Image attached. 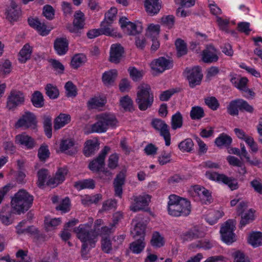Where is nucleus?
<instances>
[{"label": "nucleus", "mask_w": 262, "mask_h": 262, "mask_svg": "<svg viewBox=\"0 0 262 262\" xmlns=\"http://www.w3.org/2000/svg\"><path fill=\"white\" fill-rule=\"evenodd\" d=\"M205 103L211 110L216 111L220 106L219 101L215 97H208L204 99Z\"/></svg>", "instance_id": "5fc2aeb1"}, {"label": "nucleus", "mask_w": 262, "mask_h": 262, "mask_svg": "<svg viewBox=\"0 0 262 262\" xmlns=\"http://www.w3.org/2000/svg\"><path fill=\"white\" fill-rule=\"evenodd\" d=\"M131 205L130 209L134 212H136L144 209L147 206L150 200V196L149 195H133L131 198Z\"/></svg>", "instance_id": "f8f14e48"}, {"label": "nucleus", "mask_w": 262, "mask_h": 262, "mask_svg": "<svg viewBox=\"0 0 262 262\" xmlns=\"http://www.w3.org/2000/svg\"><path fill=\"white\" fill-rule=\"evenodd\" d=\"M106 103L104 98L95 97L91 98L87 102V106L89 109H95L103 106Z\"/></svg>", "instance_id": "7c9ffc66"}, {"label": "nucleus", "mask_w": 262, "mask_h": 262, "mask_svg": "<svg viewBox=\"0 0 262 262\" xmlns=\"http://www.w3.org/2000/svg\"><path fill=\"white\" fill-rule=\"evenodd\" d=\"M239 99L231 101L227 107L228 114L232 116H236L238 114V110H240Z\"/></svg>", "instance_id": "a18cd8bd"}, {"label": "nucleus", "mask_w": 262, "mask_h": 262, "mask_svg": "<svg viewBox=\"0 0 262 262\" xmlns=\"http://www.w3.org/2000/svg\"><path fill=\"white\" fill-rule=\"evenodd\" d=\"M205 175L211 180L222 182L227 185L231 190H236L238 188L236 180L233 177H228L224 174L210 171H206Z\"/></svg>", "instance_id": "423d86ee"}, {"label": "nucleus", "mask_w": 262, "mask_h": 262, "mask_svg": "<svg viewBox=\"0 0 262 262\" xmlns=\"http://www.w3.org/2000/svg\"><path fill=\"white\" fill-rule=\"evenodd\" d=\"M74 143L71 139H66L61 141L60 144V149L69 155L75 154L77 150L74 147Z\"/></svg>", "instance_id": "393cba45"}, {"label": "nucleus", "mask_w": 262, "mask_h": 262, "mask_svg": "<svg viewBox=\"0 0 262 262\" xmlns=\"http://www.w3.org/2000/svg\"><path fill=\"white\" fill-rule=\"evenodd\" d=\"M223 216V212L218 210L212 211L208 213L206 216V220L210 225H213Z\"/></svg>", "instance_id": "8fccbe9b"}, {"label": "nucleus", "mask_w": 262, "mask_h": 262, "mask_svg": "<svg viewBox=\"0 0 262 262\" xmlns=\"http://www.w3.org/2000/svg\"><path fill=\"white\" fill-rule=\"evenodd\" d=\"M15 139L16 144L27 149H32L35 146L34 140L25 133L16 135Z\"/></svg>", "instance_id": "6ab92c4d"}, {"label": "nucleus", "mask_w": 262, "mask_h": 262, "mask_svg": "<svg viewBox=\"0 0 262 262\" xmlns=\"http://www.w3.org/2000/svg\"><path fill=\"white\" fill-rule=\"evenodd\" d=\"M248 243L254 247L262 245V233L260 232H252L248 238Z\"/></svg>", "instance_id": "72a5a7b5"}, {"label": "nucleus", "mask_w": 262, "mask_h": 262, "mask_svg": "<svg viewBox=\"0 0 262 262\" xmlns=\"http://www.w3.org/2000/svg\"><path fill=\"white\" fill-rule=\"evenodd\" d=\"M190 116L192 120L201 119L205 116L203 108L199 106H193L190 112Z\"/></svg>", "instance_id": "49530a36"}, {"label": "nucleus", "mask_w": 262, "mask_h": 262, "mask_svg": "<svg viewBox=\"0 0 262 262\" xmlns=\"http://www.w3.org/2000/svg\"><path fill=\"white\" fill-rule=\"evenodd\" d=\"M120 104L125 111H132L133 110V101L128 96L121 98Z\"/></svg>", "instance_id": "864d4df0"}, {"label": "nucleus", "mask_w": 262, "mask_h": 262, "mask_svg": "<svg viewBox=\"0 0 262 262\" xmlns=\"http://www.w3.org/2000/svg\"><path fill=\"white\" fill-rule=\"evenodd\" d=\"M99 148V144L93 140H88L85 143L83 152L86 157L92 156Z\"/></svg>", "instance_id": "c85d7f7f"}, {"label": "nucleus", "mask_w": 262, "mask_h": 262, "mask_svg": "<svg viewBox=\"0 0 262 262\" xmlns=\"http://www.w3.org/2000/svg\"><path fill=\"white\" fill-rule=\"evenodd\" d=\"M136 102L141 111H145L151 107L154 95L149 85L143 83L138 86Z\"/></svg>", "instance_id": "39448f33"}, {"label": "nucleus", "mask_w": 262, "mask_h": 262, "mask_svg": "<svg viewBox=\"0 0 262 262\" xmlns=\"http://www.w3.org/2000/svg\"><path fill=\"white\" fill-rule=\"evenodd\" d=\"M54 48L58 55H63L68 51L69 41L66 37H58L54 41Z\"/></svg>", "instance_id": "aec40b11"}, {"label": "nucleus", "mask_w": 262, "mask_h": 262, "mask_svg": "<svg viewBox=\"0 0 262 262\" xmlns=\"http://www.w3.org/2000/svg\"><path fill=\"white\" fill-rule=\"evenodd\" d=\"M24 101V94L20 91L13 90L8 96L7 106L12 109L17 106L21 105Z\"/></svg>", "instance_id": "a211bd4d"}, {"label": "nucleus", "mask_w": 262, "mask_h": 262, "mask_svg": "<svg viewBox=\"0 0 262 262\" xmlns=\"http://www.w3.org/2000/svg\"><path fill=\"white\" fill-rule=\"evenodd\" d=\"M124 53V49L120 44H113L111 47L110 60L112 62L118 63Z\"/></svg>", "instance_id": "4be33fe9"}, {"label": "nucleus", "mask_w": 262, "mask_h": 262, "mask_svg": "<svg viewBox=\"0 0 262 262\" xmlns=\"http://www.w3.org/2000/svg\"><path fill=\"white\" fill-rule=\"evenodd\" d=\"M12 212L9 207H5L2 208L0 212V220L3 224L9 225L12 223L11 219Z\"/></svg>", "instance_id": "c9c22d12"}, {"label": "nucleus", "mask_w": 262, "mask_h": 262, "mask_svg": "<svg viewBox=\"0 0 262 262\" xmlns=\"http://www.w3.org/2000/svg\"><path fill=\"white\" fill-rule=\"evenodd\" d=\"M58 210H61L63 212H67L70 209V200L68 198L63 199L59 205L56 207Z\"/></svg>", "instance_id": "338daca9"}, {"label": "nucleus", "mask_w": 262, "mask_h": 262, "mask_svg": "<svg viewBox=\"0 0 262 262\" xmlns=\"http://www.w3.org/2000/svg\"><path fill=\"white\" fill-rule=\"evenodd\" d=\"M234 228L235 221L229 220L220 230L222 240L227 244H231L236 240L233 233Z\"/></svg>", "instance_id": "0eeeda50"}, {"label": "nucleus", "mask_w": 262, "mask_h": 262, "mask_svg": "<svg viewBox=\"0 0 262 262\" xmlns=\"http://www.w3.org/2000/svg\"><path fill=\"white\" fill-rule=\"evenodd\" d=\"M159 32L160 26L158 25L150 24L147 29L146 35L152 41L150 48L151 52H155L160 47V42L158 39Z\"/></svg>", "instance_id": "9b49d317"}, {"label": "nucleus", "mask_w": 262, "mask_h": 262, "mask_svg": "<svg viewBox=\"0 0 262 262\" xmlns=\"http://www.w3.org/2000/svg\"><path fill=\"white\" fill-rule=\"evenodd\" d=\"M6 18L10 23H13L17 21L21 15V10L17 5L12 2L5 11Z\"/></svg>", "instance_id": "f3484780"}, {"label": "nucleus", "mask_w": 262, "mask_h": 262, "mask_svg": "<svg viewBox=\"0 0 262 262\" xmlns=\"http://www.w3.org/2000/svg\"><path fill=\"white\" fill-rule=\"evenodd\" d=\"M183 125V117L181 114L178 112L171 117V125L172 129L180 128Z\"/></svg>", "instance_id": "37998d69"}, {"label": "nucleus", "mask_w": 262, "mask_h": 262, "mask_svg": "<svg viewBox=\"0 0 262 262\" xmlns=\"http://www.w3.org/2000/svg\"><path fill=\"white\" fill-rule=\"evenodd\" d=\"M145 230V226L141 223H138L135 225L134 230L132 231V233L134 235V236L140 235V237H141L143 236V235L144 233Z\"/></svg>", "instance_id": "69168bd1"}, {"label": "nucleus", "mask_w": 262, "mask_h": 262, "mask_svg": "<svg viewBox=\"0 0 262 262\" xmlns=\"http://www.w3.org/2000/svg\"><path fill=\"white\" fill-rule=\"evenodd\" d=\"M33 196L24 189L19 190L12 198V208L17 214L24 213L32 206Z\"/></svg>", "instance_id": "7ed1b4c3"}, {"label": "nucleus", "mask_w": 262, "mask_h": 262, "mask_svg": "<svg viewBox=\"0 0 262 262\" xmlns=\"http://www.w3.org/2000/svg\"><path fill=\"white\" fill-rule=\"evenodd\" d=\"M86 61V57L82 54L75 55L72 59L71 65L74 69H77Z\"/></svg>", "instance_id": "de8ad7c7"}, {"label": "nucleus", "mask_w": 262, "mask_h": 262, "mask_svg": "<svg viewBox=\"0 0 262 262\" xmlns=\"http://www.w3.org/2000/svg\"><path fill=\"white\" fill-rule=\"evenodd\" d=\"M28 21L29 25L31 27L35 29L42 36L48 35L51 30V29H48L44 23H41L38 19L29 18L28 19Z\"/></svg>", "instance_id": "412c9836"}, {"label": "nucleus", "mask_w": 262, "mask_h": 262, "mask_svg": "<svg viewBox=\"0 0 262 262\" xmlns=\"http://www.w3.org/2000/svg\"><path fill=\"white\" fill-rule=\"evenodd\" d=\"M167 205L168 214L173 216H187L191 212L190 202L175 194L169 196Z\"/></svg>", "instance_id": "f257e3e1"}, {"label": "nucleus", "mask_w": 262, "mask_h": 262, "mask_svg": "<svg viewBox=\"0 0 262 262\" xmlns=\"http://www.w3.org/2000/svg\"><path fill=\"white\" fill-rule=\"evenodd\" d=\"M254 210L250 209L241 215L240 227L242 228L252 222L254 220Z\"/></svg>", "instance_id": "473e14b6"}, {"label": "nucleus", "mask_w": 262, "mask_h": 262, "mask_svg": "<svg viewBox=\"0 0 262 262\" xmlns=\"http://www.w3.org/2000/svg\"><path fill=\"white\" fill-rule=\"evenodd\" d=\"M68 97H75L77 95L76 86L71 81L67 82L64 86Z\"/></svg>", "instance_id": "e2e57ef3"}, {"label": "nucleus", "mask_w": 262, "mask_h": 262, "mask_svg": "<svg viewBox=\"0 0 262 262\" xmlns=\"http://www.w3.org/2000/svg\"><path fill=\"white\" fill-rule=\"evenodd\" d=\"M201 233L198 229H193L190 230L184 234V238L186 241H192L199 238L201 236Z\"/></svg>", "instance_id": "052dcab7"}, {"label": "nucleus", "mask_w": 262, "mask_h": 262, "mask_svg": "<svg viewBox=\"0 0 262 262\" xmlns=\"http://www.w3.org/2000/svg\"><path fill=\"white\" fill-rule=\"evenodd\" d=\"M195 192L199 196L203 203L209 204L212 201V196L209 190L200 185H195L194 187Z\"/></svg>", "instance_id": "b1692460"}, {"label": "nucleus", "mask_w": 262, "mask_h": 262, "mask_svg": "<svg viewBox=\"0 0 262 262\" xmlns=\"http://www.w3.org/2000/svg\"><path fill=\"white\" fill-rule=\"evenodd\" d=\"M144 240V236H141L139 239L130 244V249L134 253L138 254L144 249L145 246Z\"/></svg>", "instance_id": "4c0bfd02"}, {"label": "nucleus", "mask_w": 262, "mask_h": 262, "mask_svg": "<svg viewBox=\"0 0 262 262\" xmlns=\"http://www.w3.org/2000/svg\"><path fill=\"white\" fill-rule=\"evenodd\" d=\"M117 76L116 70H111L104 72L102 75V81L105 85H110L114 82Z\"/></svg>", "instance_id": "2f4dec72"}, {"label": "nucleus", "mask_w": 262, "mask_h": 262, "mask_svg": "<svg viewBox=\"0 0 262 262\" xmlns=\"http://www.w3.org/2000/svg\"><path fill=\"white\" fill-rule=\"evenodd\" d=\"M173 66L172 61L161 57L153 60L150 64L151 69L157 73H163L166 70L171 69Z\"/></svg>", "instance_id": "ddd939ff"}, {"label": "nucleus", "mask_w": 262, "mask_h": 262, "mask_svg": "<svg viewBox=\"0 0 262 262\" xmlns=\"http://www.w3.org/2000/svg\"><path fill=\"white\" fill-rule=\"evenodd\" d=\"M174 21V17L172 15L164 16L161 18L162 25L169 29L173 27Z\"/></svg>", "instance_id": "bf43d9fd"}, {"label": "nucleus", "mask_w": 262, "mask_h": 262, "mask_svg": "<svg viewBox=\"0 0 262 262\" xmlns=\"http://www.w3.org/2000/svg\"><path fill=\"white\" fill-rule=\"evenodd\" d=\"M218 51L212 45H208L202 53V61L206 63L216 62L219 60Z\"/></svg>", "instance_id": "2eb2a0df"}, {"label": "nucleus", "mask_w": 262, "mask_h": 262, "mask_svg": "<svg viewBox=\"0 0 262 262\" xmlns=\"http://www.w3.org/2000/svg\"><path fill=\"white\" fill-rule=\"evenodd\" d=\"M112 23L104 20L101 24L100 28L99 29L101 34L107 36L121 37V35L118 33L116 31L111 27V24Z\"/></svg>", "instance_id": "a878e982"}, {"label": "nucleus", "mask_w": 262, "mask_h": 262, "mask_svg": "<svg viewBox=\"0 0 262 262\" xmlns=\"http://www.w3.org/2000/svg\"><path fill=\"white\" fill-rule=\"evenodd\" d=\"M50 151L48 146L42 145L38 150V157L41 161H45L50 156Z\"/></svg>", "instance_id": "4d7b16f0"}, {"label": "nucleus", "mask_w": 262, "mask_h": 262, "mask_svg": "<svg viewBox=\"0 0 262 262\" xmlns=\"http://www.w3.org/2000/svg\"><path fill=\"white\" fill-rule=\"evenodd\" d=\"M74 187L78 190L83 189H93L95 187V182L92 179H85L75 182Z\"/></svg>", "instance_id": "f704fd0d"}, {"label": "nucleus", "mask_w": 262, "mask_h": 262, "mask_svg": "<svg viewBox=\"0 0 262 262\" xmlns=\"http://www.w3.org/2000/svg\"><path fill=\"white\" fill-rule=\"evenodd\" d=\"M144 6L146 12L150 16L157 14L161 8L160 0H145Z\"/></svg>", "instance_id": "5701e85b"}, {"label": "nucleus", "mask_w": 262, "mask_h": 262, "mask_svg": "<svg viewBox=\"0 0 262 262\" xmlns=\"http://www.w3.org/2000/svg\"><path fill=\"white\" fill-rule=\"evenodd\" d=\"M152 127L157 130L159 131L161 136L163 137L166 146H169L170 144V134L168 125L159 119H154L151 122Z\"/></svg>", "instance_id": "6e6552de"}, {"label": "nucleus", "mask_w": 262, "mask_h": 262, "mask_svg": "<svg viewBox=\"0 0 262 262\" xmlns=\"http://www.w3.org/2000/svg\"><path fill=\"white\" fill-rule=\"evenodd\" d=\"M17 259L20 262H30V258L27 254V251L19 250L16 254Z\"/></svg>", "instance_id": "774afa93"}, {"label": "nucleus", "mask_w": 262, "mask_h": 262, "mask_svg": "<svg viewBox=\"0 0 262 262\" xmlns=\"http://www.w3.org/2000/svg\"><path fill=\"white\" fill-rule=\"evenodd\" d=\"M130 76L134 81L139 80L143 75L142 71H139L134 67H130L128 70Z\"/></svg>", "instance_id": "680f3d73"}, {"label": "nucleus", "mask_w": 262, "mask_h": 262, "mask_svg": "<svg viewBox=\"0 0 262 262\" xmlns=\"http://www.w3.org/2000/svg\"><path fill=\"white\" fill-rule=\"evenodd\" d=\"M187 78L191 88L200 85L203 78L201 68L199 67H195L188 71Z\"/></svg>", "instance_id": "dca6fc26"}, {"label": "nucleus", "mask_w": 262, "mask_h": 262, "mask_svg": "<svg viewBox=\"0 0 262 262\" xmlns=\"http://www.w3.org/2000/svg\"><path fill=\"white\" fill-rule=\"evenodd\" d=\"M84 21V14L80 11L76 12L74 15V18L73 22V25L82 30L85 25Z\"/></svg>", "instance_id": "09e8293b"}, {"label": "nucleus", "mask_w": 262, "mask_h": 262, "mask_svg": "<svg viewBox=\"0 0 262 262\" xmlns=\"http://www.w3.org/2000/svg\"><path fill=\"white\" fill-rule=\"evenodd\" d=\"M175 45L177 51L178 56L181 57L187 53V47L184 41L181 39H178L175 42Z\"/></svg>", "instance_id": "603ef678"}, {"label": "nucleus", "mask_w": 262, "mask_h": 262, "mask_svg": "<svg viewBox=\"0 0 262 262\" xmlns=\"http://www.w3.org/2000/svg\"><path fill=\"white\" fill-rule=\"evenodd\" d=\"M61 220L60 218L49 219L46 217L45 220V228L47 231H50L55 229V228L60 224Z\"/></svg>", "instance_id": "3c124183"}, {"label": "nucleus", "mask_w": 262, "mask_h": 262, "mask_svg": "<svg viewBox=\"0 0 262 262\" xmlns=\"http://www.w3.org/2000/svg\"><path fill=\"white\" fill-rule=\"evenodd\" d=\"M93 222V219L92 218L90 219V221L88 223L84 224V225H88L89 228V233H91L95 235V239H96L97 236L99 235V227L102 224L103 221L101 219L97 220L95 222L94 229H91L92 224Z\"/></svg>", "instance_id": "ea45409f"}, {"label": "nucleus", "mask_w": 262, "mask_h": 262, "mask_svg": "<svg viewBox=\"0 0 262 262\" xmlns=\"http://www.w3.org/2000/svg\"><path fill=\"white\" fill-rule=\"evenodd\" d=\"M46 94L51 99H56L58 97L59 91L56 86L48 84L46 86Z\"/></svg>", "instance_id": "13d9d810"}, {"label": "nucleus", "mask_w": 262, "mask_h": 262, "mask_svg": "<svg viewBox=\"0 0 262 262\" xmlns=\"http://www.w3.org/2000/svg\"><path fill=\"white\" fill-rule=\"evenodd\" d=\"M110 150L108 146H105L101 151L99 156L92 162L89 165V169L93 172H99L104 168V160L106 155Z\"/></svg>", "instance_id": "9d476101"}, {"label": "nucleus", "mask_w": 262, "mask_h": 262, "mask_svg": "<svg viewBox=\"0 0 262 262\" xmlns=\"http://www.w3.org/2000/svg\"><path fill=\"white\" fill-rule=\"evenodd\" d=\"M31 101L36 107H41L44 105V99L42 94L39 91H35L32 95Z\"/></svg>", "instance_id": "c03bdc74"}, {"label": "nucleus", "mask_w": 262, "mask_h": 262, "mask_svg": "<svg viewBox=\"0 0 262 262\" xmlns=\"http://www.w3.org/2000/svg\"><path fill=\"white\" fill-rule=\"evenodd\" d=\"M36 124V117L34 114L26 112L15 123L16 128H34Z\"/></svg>", "instance_id": "4468645a"}, {"label": "nucleus", "mask_w": 262, "mask_h": 262, "mask_svg": "<svg viewBox=\"0 0 262 262\" xmlns=\"http://www.w3.org/2000/svg\"><path fill=\"white\" fill-rule=\"evenodd\" d=\"M96 122L91 125V133H105L109 127L115 128L118 121L114 114L103 113L96 115Z\"/></svg>", "instance_id": "20e7f679"}, {"label": "nucleus", "mask_w": 262, "mask_h": 262, "mask_svg": "<svg viewBox=\"0 0 262 262\" xmlns=\"http://www.w3.org/2000/svg\"><path fill=\"white\" fill-rule=\"evenodd\" d=\"M89 228L88 225H80L74 230L77 234V237L83 243L81 254L84 259H87L89 257L88 254L90 250L95 247L96 242L95 239V235L89 233Z\"/></svg>", "instance_id": "f03ea898"}, {"label": "nucleus", "mask_w": 262, "mask_h": 262, "mask_svg": "<svg viewBox=\"0 0 262 262\" xmlns=\"http://www.w3.org/2000/svg\"><path fill=\"white\" fill-rule=\"evenodd\" d=\"M193 146V142L190 138H187L181 142L179 144V149L183 151L189 152Z\"/></svg>", "instance_id": "6e6d98bb"}, {"label": "nucleus", "mask_w": 262, "mask_h": 262, "mask_svg": "<svg viewBox=\"0 0 262 262\" xmlns=\"http://www.w3.org/2000/svg\"><path fill=\"white\" fill-rule=\"evenodd\" d=\"M125 175L123 172H120L117 174L114 182L115 195L120 198L122 194V186L124 183Z\"/></svg>", "instance_id": "bb28decb"}, {"label": "nucleus", "mask_w": 262, "mask_h": 262, "mask_svg": "<svg viewBox=\"0 0 262 262\" xmlns=\"http://www.w3.org/2000/svg\"><path fill=\"white\" fill-rule=\"evenodd\" d=\"M119 23L123 31L128 35H136L141 33L142 31L141 23L135 24L128 21V19L125 17L120 18Z\"/></svg>", "instance_id": "1a4fd4ad"}, {"label": "nucleus", "mask_w": 262, "mask_h": 262, "mask_svg": "<svg viewBox=\"0 0 262 262\" xmlns=\"http://www.w3.org/2000/svg\"><path fill=\"white\" fill-rule=\"evenodd\" d=\"M151 245L156 248H160L164 246L165 239L164 237L158 232H154L150 240Z\"/></svg>", "instance_id": "58836bf2"}, {"label": "nucleus", "mask_w": 262, "mask_h": 262, "mask_svg": "<svg viewBox=\"0 0 262 262\" xmlns=\"http://www.w3.org/2000/svg\"><path fill=\"white\" fill-rule=\"evenodd\" d=\"M71 121V117L68 114H60L54 122V128L58 130L68 124Z\"/></svg>", "instance_id": "cd10ccee"}, {"label": "nucleus", "mask_w": 262, "mask_h": 262, "mask_svg": "<svg viewBox=\"0 0 262 262\" xmlns=\"http://www.w3.org/2000/svg\"><path fill=\"white\" fill-rule=\"evenodd\" d=\"M12 70L11 62L8 60H5L0 64V72L4 75L9 74Z\"/></svg>", "instance_id": "0e129e2a"}, {"label": "nucleus", "mask_w": 262, "mask_h": 262, "mask_svg": "<svg viewBox=\"0 0 262 262\" xmlns=\"http://www.w3.org/2000/svg\"><path fill=\"white\" fill-rule=\"evenodd\" d=\"M101 199V195L99 194L93 195H85L81 199V203L84 206H90L92 204L97 203Z\"/></svg>", "instance_id": "a19ab883"}, {"label": "nucleus", "mask_w": 262, "mask_h": 262, "mask_svg": "<svg viewBox=\"0 0 262 262\" xmlns=\"http://www.w3.org/2000/svg\"><path fill=\"white\" fill-rule=\"evenodd\" d=\"M232 138L225 134H222L215 140V143L218 147L228 146L232 142Z\"/></svg>", "instance_id": "79ce46f5"}, {"label": "nucleus", "mask_w": 262, "mask_h": 262, "mask_svg": "<svg viewBox=\"0 0 262 262\" xmlns=\"http://www.w3.org/2000/svg\"><path fill=\"white\" fill-rule=\"evenodd\" d=\"M32 52V48L28 44H25L19 53V60L25 63L30 58Z\"/></svg>", "instance_id": "c756f323"}, {"label": "nucleus", "mask_w": 262, "mask_h": 262, "mask_svg": "<svg viewBox=\"0 0 262 262\" xmlns=\"http://www.w3.org/2000/svg\"><path fill=\"white\" fill-rule=\"evenodd\" d=\"M50 177V173L47 169L42 168L37 172V186L41 188L47 183V179Z\"/></svg>", "instance_id": "e433bc0d"}]
</instances>
